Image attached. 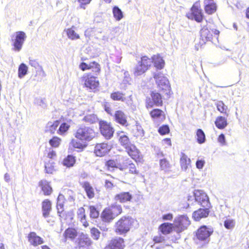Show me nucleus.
<instances>
[{
  "instance_id": "f257e3e1",
  "label": "nucleus",
  "mask_w": 249,
  "mask_h": 249,
  "mask_svg": "<svg viewBox=\"0 0 249 249\" xmlns=\"http://www.w3.org/2000/svg\"><path fill=\"white\" fill-rule=\"evenodd\" d=\"M95 136V133L90 127L82 125L80 126L74 133L75 137L84 143L91 141Z\"/></svg>"
},
{
  "instance_id": "f03ea898",
  "label": "nucleus",
  "mask_w": 249,
  "mask_h": 249,
  "mask_svg": "<svg viewBox=\"0 0 249 249\" xmlns=\"http://www.w3.org/2000/svg\"><path fill=\"white\" fill-rule=\"evenodd\" d=\"M134 222V220L129 216L122 217L115 223V232L120 235L126 233L129 231Z\"/></svg>"
},
{
  "instance_id": "7ed1b4c3",
  "label": "nucleus",
  "mask_w": 249,
  "mask_h": 249,
  "mask_svg": "<svg viewBox=\"0 0 249 249\" xmlns=\"http://www.w3.org/2000/svg\"><path fill=\"white\" fill-rule=\"evenodd\" d=\"M202 27L200 30V36L203 41L204 42L211 41L213 37L216 39H217V36L219 34L218 30L209 29L207 21L202 23Z\"/></svg>"
},
{
  "instance_id": "20e7f679",
  "label": "nucleus",
  "mask_w": 249,
  "mask_h": 249,
  "mask_svg": "<svg viewBox=\"0 0 249 249\" xmlns=\"http://www.w3.org/2000/svg\"><path fill=\"white\" fill-rule=\"evenodd\" d=\"M26 37V34L23 31H18L15 33L12 36L13 50L15 52H19L22 48Z\"/></svg>"
},
{
  "instance_id": "39448f33",
  "label": "nucleus",
  "mask_w": 249,
  "mask_h": 249,
  "mask_svg": "<svg viewBox=\"0 0 249 249\" xmlns=\"http://www.w3.org/2000/svg\"><path fill=\"white\" fill-rule=\"evenodd\" d=\"M151 59L146 56L141 57V61L139 62L134 70L135 76H139L144 73L151 66Z\"/></svg>"
},
{
  "instance_id": "423d86ee",
  "label": "nucleus",
  "mask_w": 249,
  "mask_h": 249,
  "mask_svg": "<svg viewBox=\"0 0 249 249\" xmlns=\"http://www.w3.org/2000/svg\"><path fill=\"white\" fill-rule=\"evenodd\" d=\"M191 222L186 215H181L176 217L174 220V229L178 233H180L187 229Z\"/></svg>"
},
{
  "instance_id": "0eeeda50",
  "label": "nucleus",
  "mask_w": 249,
  "mask_h": 249,
  "mask_svg": "<svg viewBox=\"0 0 249 249\" xmlns=\"http://www.w3.org/2000/svg\"><path fill=\"white\" fill-rule=\"evenodd\" d=\"M213 232L212 229L208 228L206 226H201L197 231L196 238L199 241L204 242V244H207L210 241V236Z\"/></svg>"
},
{
  "instance_id": "6e6552de",
  "label": "nucleus",
  "mask_w": 249,
  "mask_h": 249,
  "mask_svg": "<svg viewBox=\"0 0 249 249\" xmlns=\"http://www.w3.org/2000/svg\"><path fill=\"white\" fill-rule=\"evenodd\" d=\"M154 78L159 88L161 90H164L167 93V91L170 90V87L166 77L162 73L158 72L154 74Z\"/></svg>"
},
{
  "instance_id": "1a4fd4ad",
  "label": "nucleus",
  "mask_w": 249,
  "mask_h": 249,
  "mask_svg": "<svg viewBox=\"0 0 249 249\" xmlns=\"http://www.w3.org/2000/svg\"><path fill=\"white\" fill-rule=\"evenodd\" d=\"M195 200L203 207H211V203L207 194L201 190H195L194 192Z\"/></svg>"
},
{
  "instance_id": "9d476101",
  "label": "nucleus",
  "mask_w": 249,
  "mask_h": 249,
  "mask_svg": "<svg viewBox=\"0 0 249 249\" xmlns=\"http://www.w3.org/2000/svg\"><path fill=\"white\" fill-rule=\"evenodd\" d=\"M82 81L85 87L91 90L95 89L99 86L97 77L90 74H84L82 77Z\"/></svg>"
},
{
  "instance_id": "9b49d317",
  "label": "nucleus",
  "mask_w": 249,
  "mask_h": 249,
  "mask_svg": "<svg viewBox=\"0 0 249 249\" xmlns=\"http://www.w3.org/2000/svg\"><path fill=\"white\" fill-rule=\"evenodd\" d=\"M100 129L101 134L107 139H111L114 132V130L111 125L105 121L100 122Z\"/></svg>"
},
{
  "instance_id": "f8f14e48",
  "label": "nucleus",
  "mask_w": 249,
  "mask_h": 249,
  "mask_svg": "<svg viewBox=\"0 0 249 249\" xmlns=\"http://www.w3.org/2000/svg\"><path fill=\"white\" fill-rule=\"evenodd\" d=\"M114 120L124 126H127L128 123L127 121L126 115L122 110L115 111L113 115Z\"/></svg>"
},
{
  "instance_id": "ddd939ff",
  "label": "nucleus",
  "mask_w": 249,
  "mask_h": 249,
  "mask_svg": "<svg viewBox=\"0 0 249 249\" xmlns=\"http://www.w3.org/2000/svg\"><path fill=\"white\" fill-rule=\"evenodd\" d=\"M110 149V146L106 143H98L95 146L94 153L97 156L102 157L106 154Z\"/></svg>"
},
{
  "instance_id": "4468645a",
  "label": "nucleus",
  "mask_w": 249,
  "mask_h": 249,
  "mask_svg": "<svg viewBox=\"0 0 249 249\" xmlns=\"http://www.w3.org/2000/svg\"><path fill=\"white\" fill-rule=\"evenodd\" d=\"M191 12L192 13L191 14L187 15V17L189 18L194 19L198 22L202 21V23H204L202 21V13L200 9H198L197 6L194 5L191 8Z\"/></svg>"
},
{
  "instance_id": "2eb2a0df",
  "label": "nucleus",
  "mask_w": 249,
  "mask_h": 249,
  "mask_svg": "<svg viewBox=\"0 0 249 249\" xmlns=\"http://www.w3.org/2000/svg\"><path fill=\"white\" fill-rule=\"evenodd\" d=\"M79 68L83 71L89 69L96 73H99L100 71V65L95 61L90 62L89 64L82 62L79 65Z\"/></svg>"
},
{
  "instance_id": "dca6fc26",
  "label": "nucleus",
  "mask_w": 249,
  "mask_h": 249,
  "mask_svg": "<svg viewBox=\"0 0 249 249\" xmlns=\"http://www.w3.org/2000/svg\"><path fill=\"white\" fill-rule=\"evenodd\" d=\"M211 207H204V209H199L193 213V217L195 221H199L201 218H205L209 214V209Z\"/></svg>"
},
{
  "instance_id": "f3484780",
  "label": "nucleus",
  "mask_w": 249,
  "mask_h": 249,
  "mask_svg": "<svg viewBox=\"0 0 249 249\" xmlns=\"http://www.w3.org/2000/svg\"><path fill=\"white\" fill-rule=\"evenodd\" d=\"M151 96L153 102L150 100V99L147 100L146 103L147 107H152L155 104L157 106H161L162 103V98L160 94L154 91L152 92Z\"/></svg>"
},
{
  "instance_id": "a211bd4d",
  "label": "nucleus",
  "mask_w": 249,
  "mask_h": 249,
  "mask_svg": "<svg viewBox=\"0 0 249 249\" xmlns=\"http://www.w3.org/2000/svg\"><path fill=\"white\" fill-rule=\"evenodd\" d=\"M124 247V239L118 237L112 240L105 249H123Z\"/></svg>"
},
{
  "instance_id": "6ab92c4d",
  "label": "nucleus",
  "mask_w": 249,
  "mask_h": 249,
  "mask_svg": "<svg viewBox=\"0 0 249 249\" xmlns=\"http://www.w3.org/2000/svg\"><path fill=\"white\" fill-rule=\"evenodd\" d=\"M28 239L30 244L34 247L44 243L43 239L37 235L35 232H31L28 235Z\"/></svg>"
},
{
  "instance_id": "aec40b11",
  "label": "nucleus",
  "mask_w": 249,
  "mask_h": 249,
  "mask_svg": "<svg viewBox=\"0 0 249 249\" xmlns=\"http://www.w3.org/2000/svg\"><path fill=\"white\" fill-rule=\"evenodd\" d=\"M92 241L87 234L81 233L78 239V245L79 248L87 247L90 246Z\"/></svg>"
},
{
  "instance_id": "412c9836",
  "label": "nucleus",
  "mask_w": 249,
  "mask_h": 249,
  "mask_svg": "<svg viewBox=\"0 0 249 249\" xmlns=\"http://www.w3.org/2000/svg\"><path fill=\"white\" fill-rule=\"evenodd\" d=\"M205 10L208 14H212L215 12L216 9V4L213 0H205Z\"/></svg>"
},
{
  "instance_id": "4be33fe9",
  "label": "nucleus",
  "mask_w": 249,
  "mask_h": 249,
  "mask_svg": "<svg viewBox=\"0 0 249 249\" xmlns=\"http://www.w3.org/2000/svg\"><path fill=\"white\" fill-rule=\"evenodd\" d=\"M52 210V204L48 199L44 200L42 203V210L43 216L46 218Z\"/></svg>"
},
{
  "instance_id": "5701e85b",
  "label": "nucleus",
  "mask_w": 249,
  "mask_h": 249,
  "mask_svg": "<svg viewBox=\"0 0 249 249\" xmlns=\"http://www.w3.org/2000/svg\"><path fill=\"white\" fill-rule=\"evenodd\" d=\"M101 217L102 220L106 222H110L115 216L109 208H106L102 213Z\"/></svg>"
},
{
  "instance_id": "b1692460",
  "label": "nucleus",
  "mask_w": 249,
  "mask_h": 249,
  "mask_svg": "<svg viewBox=\"0 0 249 249\" xmlns=\"http://www.w3.org/2000/svg\"><path fill=\"white\" fill-rule=\"evenodd\" d=\"M132 198V195L129 192H122L116 195L115 196V200L121 203L130 201Z\"/></svg>"
},
{
  "instance_id": "393cba45",
  "label": "nucleus",
  "mask_w": 249,
  "mask_h": 249,
  "mask_svg": "<svg viewBox=\"0 0 249 249\" xmlns=\"http://www.w3.org/2000/svg\"><path fill=\"white\" fill-rule=\"evenodd\" d=\"M128 154L133 159H136L139 157V151L136 146L131 143L125 147Z\"/></svg>"
},
{
  "instance_id": "a878e982",
  "label": "nucleus",
  "mask_w": 249,
  "mask_h": 249,
  "mask_svg": "<svg viewBox=\"0 0 249 249\" xmlns=\"http://www.w3.org/2000/svg\"><path fill=\"white\" fill-rule=\"evenodd\" d=\"M39 186L41 187L42 191L45 195H50L52 193V188L47 180H41L39 183Z\"/></svg>"
},
{
  "instance_id": "bb28decb",
  "label": "nucleus",
  "mask_w": 249,
  "mask_h": 249,
  "mask_svg": "<svg viewBox=\"0 0 249 249\" xmlns=\"http://www.w3.org/2000/svg\"><path fill=\"white\" fill-rule=\"evenodd\" d=\"M181 169L184 171H186L188 166L190 165L191 160L188 158L187 156L183 153H181V158L180 160Z\"/></svg>"
},
{
  "instance_id": "cd10ccee",
  "label": "nucleus",
  "mask_w": 249,
  "mask_h": 249,
  "mask_svg": "<svg viewBox=\"0 0 249 249\" xmlns=\"http://www.w3.org/2000/svg\"><path fill=\"white\" fill-rule=\"evenodd\" d=\"M82 187L86 192L89 198L91 199L94 196V192L93 187L88 182H84L83 183Z\"/></svg>"
},
{
  "instance_id": "c85d7f7f",
  "label": "nucleus",
  "mask_w": 249,
  "mask_h": 249,
  "mask_svg": "<svg viewBox=\"0 0 249 249\" xmlns=\"http://www.w3.org/2000/svg\"><path fill=\"white\" fill-rule=\"evenodd\" d=\"M152 62H153L154 66L158 69H161L164 65V62L162 58L160 55H155L152 57Z\"/></svg>"
},
{
  "instance_id": "c756f323",
  "label": "nucleus",
  "mask_w": 249,
  "mask_h": 249,
  "mask_svg": "<svg viewBox=\"0 0 249 249\" xmlns=\"http://www.w3.org/2000/svg\"><path fill=\"white\" fill-rule=\"evenodd\" d=\"M215 124L218 128L224 129L228 125L226 118L222 116L218 117L215 121Z\"/></svg>"
},
{
  "instance_id": "7c9ffc66",
  "label": "nucleus",
  "mask_w": 249,
  "mask_h": 249,
  "mask_svg": "<svg viewBox=\"0 0 249 249\" xmlns=\"http://www.w3.org/2000/svg\"><path fill=\"white\" fill-rule=\"evenodd\" d=\"M78 218L80 219V221L83 223V225L85 227L88 226L89 224L86 219V214L85 213V209L83 207H80L77 211Z\"/></svg>"
},
{
  "instance_id": "2f4dec72",
  "label": "nucleus",
  "mask_w": 249,
  "mask_h": 249,
  "mask_svg": "<svg viewBox=\"0 0 249 249\" xmlns=\"http://www.w3.org/2000/svg\"><path fill=\"white\" fill-rule=\"evenodd\" d=\"M118 134L119 137V142L124 148L131 144L128 137L124 135L123 132L118 133Z\"/></svg>"
},
{
  "instance_id": "473e14b6",
  "label": "nucleus",
  "mask_w": 249,
  "mask_h": 249,
  "mask_svg": "<svg viewBox=\"0 0 249 249\" xmlns=\"http://www.w3.org/2000/svg\"><path fill=\"white\" fill-rule=\"evenodd\" d=\"M151 116L156 119H164L165 118L164 112L160 109H154L150 112Z\"/></svg>"
},
{
  "instance_id": "72a5a7b5",
  "label": "nucleus",
  "mask_w": 249,
  "mask_h": 249,
  "mask_svg": "<svg viewBox=\"0 0 249 249\" xmlns=\"http://www.w3.org/2000/svg\"><path fill=\"white\" fill-rule=\"evenodd\" d=\"M64 203V196L60 194L57 199V212L59 213H61L63 211V206Z\"/></svg>"
},
{
  "instance_id": "f704fd0d",
  "label": "nucleus",
  "mask_w": 249,
  "mask_h": 249,
  "mask_svg": "<svg viewBox=\"0 0 249 249\" xmlns=\"http://www.w3.org/2000/svg\"><path fill=\"white\" fill-rule=\"evenodd\" d=\"M64 234L66 238L73 239L77 235V232L75 229L68 228L65 231Z\"/></svg>"
},
{
  "instance_id": "c9c22d12",
  "label": "nucleus",
  "mask_w": 249,
  "mask_h": 249,
  "mask_svg": "<svg viewBox=\"0 0 249 249\" xmlns=\"http://www.w3.org/2000/svg\"><path fill=\"white\" fill-rule=\"evenodd\" d=\"M174 228L173 224L168 223H165L160 226V229L161 232L164 234L169 233L172 228Z\"/></svg>"
},
{
  "instance_id": "e433bc0d",
  "label": "nucleus",
  "mask_w": 249,
  "mask_h": 249,
  "mask_svg": "<svg viewBox=\"0 0 249 249\" xmlns=\"http://www.w3.org/2000/svg\"><path fill=\"white\" fill-rule=\"evenodd\" d=\"M59 124V122L58 121L48 122L47 125V131L51 134H54Z\"/></svg>"
},
{
  "instance_id": "4c0bfd02",
  "label": "nucleus",
  "mask_w": 249,
  "mask_h": 249,
  "mask_svg": "<svg viewBox=\"0 0 249 249\" xmlns=\"http://www.w3.org/2000/svg\"><path fill=\"white\" fill-rule=\"evenodd\" d=\"M75 162L74 157L71 155H68L63 161L64 166L67 167H71L73 166Z\"/></svg>"
},
{
  "instance_id": "58836bf2",
  "label": "nucleus",
  "mask_w": 249,
  "mask_h": 249,
  "mask_svg": "<svg viewBox=\"0 0 249 249\" xmlns=\"http://www.w3.org/2000/svg\"><path fill=\"white\" fill-rule=\"evenodd\" d=\"M160 168L165 172L168 171L171 168V165L169 161L166 159H162L160 160Z\"/></svg>"
},
{
  "instance_id": "ea45409f",
  "label": "nucleus",
  "mask_w": 249,
  "mask_h": 249,
  "mask_svg": "<svg viewBox=\"0 0 249 249\" xmlns=\"http://www.w3.org/2000/svg\"><path fill=\"white\" fill-rule=\"evenodd\" d=\"M55 163L53 160H50L48 162L46 163L45 165V170L46 173L53 174L55 171Z\"/></svg>"
},
{
  "instance_id": "a19ab883",
  "label": "nucleus",
  "mask_w": 249,
  "mask_h": 249,
  "mask_svg": "<svg viewBox=\"0 0 249 249\" xmlns=\"http://www.w3.org/2000/svg\"><path fill=\"white\" fill-rule=\"evenodd\" d=\"M109 208L115 217L121 214L122 212L121 206L117 204L112 205Z\"/></svg>"
},
{
  "instance_id": "79ce46f5",
  "label": "nucleus",
  "mask_w": 249,
  "mask_h": 249,
  "mask_svg": "<svg viewBox=\"0 0 249 249\" xmlns=\"http://www.w3.org/2000/svg\"><path fill=\"white\" fill-rule=\"evenodd\" d=\"M112 12L114 18L118 21L120 20L123 18V14L122 10L117 6L113 8Z\"/></svg>"
},
{
  "instance_id": "37998d69",
  "label": "nucleus",
  "mask_w": 249,
  "mask_h": 249,
  "mask_svg": "<svg viewBox=\"0 0 249 249\" xmlns=\"http://www.w3.org/2000/svg\"><path fill=\"white\" fill-rule=\"evenodd\" d=\"M110 97L115 101H121L123 102L125 100L124 94L119 91L114 92L111 93Z\"/></svg>"
},
{
  "instance_id": "c03bdc74",
  "label": "nucleus",
  "mask_w": 249,
  "mask_h": 249,
  "mask_svg": "<svg viewBox=\"0 0 249 249\" xmlns=\"http://www.w3.org/2000/svg\"><path fill=\"white\" fill-rule=\"evenodd\" d=\"M67 35L68 38L74 40L80 38V36L77 34L72 28H69L67 30Z\"/></svg>"
},
{
  "instance_id": "a18cd8bd",
  "label": "nucleus",
  "mask_w": 249,
  "mask_h": 249,
  "mask_svg": "<svg viewBox=\"0 0 249 249\" xmlns=\"http://www.w3.org/2000/svg\"><path fill=\"white\" fill-rule=\"evenodd\" d=\"M71 144L74 148L80 149L81 150H83V149L86 148V147L87 145L86 143H84L82 142H80L78 141L77 140L75 139H72L71 142Z\"/></svg>"
},
{
  "instance_id": "49530a36",
  "label": "nucleus",
  "mask_w": 249,
  "mask_h": 249,
  "mask_svg": "<svg viewBox=\"0 0 249 249\" xmlns=\"http://www.w3.org/2000/svg\"><path fill=\"white\" fill-rule=\"evenodd\" d=\"M28 71V67L24 64L21 63L18 68V75L20 78H23L26 74Z\"/></svg>"
},
{
  "instance_id": "de8ad7c7",
  "label": "nucleus",
  "mask_w": 249,
  "mask_h": 249,
  "mask_svg": "<svg viewBox=\"0 0 249 249\" xmlns=\"http://www.w3.org/2000/svg\"><path fill=\"white\" fill-rule=\"evenodd\" d=\"M129 167V171L131 173L138 174V172L136 170V167L134 164L131 162V160H126L125 162L124 163V165H123V168L124 169Z\"/></svg>"
},
{
  "instance_id": "09e8293b",
  "label": "nucleus",
  "mask_w": 249,
  "mask_h": 249,
  "mask_svg": "<svg viewBox=\"0 0 249 249\" xmlns=\"http://www.w3.org/2000/svg\"><path fill=\"white\" fill-rule=\"evenodd\" d=\"M107 165L109 170H113L114 168H119L121 170H124L123 165H121L120 164H117L114 160H109L107 162Z\"/></svg>"
},
{
  "instance_id": "8fccbe9b",
  "label": "nucleus",
  "mask_w": 249,
  "mask_h": 249,
  "mask_svg": "<svg viewBox=\"0 0 249 249\" xmlns=\"http://www.w3.org/2000/svg\"><path fill=\"white\" fill-rule=\"evenodd\" d=\"M196 136L197 141L199 143L202 144L205 142L206 140L205 135L202 129H198L197 130Z\"/></svg>"
},
{
  "instance_id": "3c124183",
  "label": "nucleus",
  "mask_w": 249,
  "mask_h": 249,
  "mask_svg": "<svg viewBox=\"0 0 249 249\" xmlns=\"http://www.w3.org/2000/svg\"><path fill=\"white\" fill-rule=\"evenodd\" d=\"M83 120L87 123L93 124L98 121V118L95 115L92 114L85 116Z\"/></svg>"
},
{
  "instance_id": "603ef678",
  "label": "nucleus",
  "mask_w": 249,
  "mask_h": 249,
  "mask_svg": "<svg viewBox=\"0 0 249 249\" xmlns=\"http://www.w3.org/2000/svg\"><path fill=\"white\" fill-rule=\"evenodd\" d=\"M217 110L221 113H225L228 108L225 105L223 101H219L215 103Z\"/></svg>"
},
{
  "instance_id": "864d4df0",
  "label": "nucleus",
  "mask_w": 249,
  "mask_h": 249,
  "mask_svg": "<svg viewBox=\"0 0 249 249\" xmlns=\"http://www.w3.org/2000/svg\"><path fill=\"white\" fill-rule=\"evenodd\" d=\"M70 126L66 123H62L57 130V133L61 135L65 133L68 130Z\"/></svg>"
},
{
  "instance_id": "5fc2aeb1",
  "label": "nucleus",
  "mask_w": 249,
  "mask_h": 249,
  "mask_svg": "<svg viewBox=\"0 0 249 249\" xmlns=\"http://www.w3.org/2000/svg\"><path fill=\"white\" fill-rule=\"evenodd\" d=\"M90 233L92 238L95 240H97L99 239L100 236V231L95 228H92L90 230Z\"/></svg>"
},
{
  "instance_id": "6e6d98bb",
  "label": "nucleus",
  "mask_w": 249,
  "mask_h": 249,
  "mask_svg": "<svg viewBox=\"0 0 249 249\" xmlns=\"http://www.w3.org/2000/svg\"><path fill=\"white\" fill-rule=\"evenodd\" d=\"M90 211V217L92 218H96L99 216V213L96 208L93 206H90L89 207Z\"/></svg>"
},
{
  "instance_id": "4d7b16f0",
  "label": "nucleus",
  "mask_w": 249,
  "mask_h": 249,
  "mask_svg": "<svg viewBox=\"0 0 249 249\" xmlns=\"http://www.w3.org/2000/svg\"><path fill=\"white\" fill-rule=\"evenodd\" d=\"M60 142V139L57 137H54L50 140L49 143L51 146L54 147H57L59 145Z\"/></svg>"
},
{
  "instance_id": "13d9d810",
  "label": "nucleus",
  "mask_w": 249,
  "mask_h": 249,
  "mask_svg": "<svg viewBox=\"0 0 249 249\" xmlns=\"http://www.w3.org/2000/svg\"><path fill=\"white\" fill-rule=\"evenodd\" d=\"M169 128L167 125H163L160 126L158 130L159 132L161 135H165L169 132Z\"/></svg>"
},
{
  "instance_id": "bf43d9fd",
  "label": "nucleus",
  "mask_w": 249,
  "mask_h": 249,
  "mask_svg": "<svg viewBox=\"0 0 249 249\" xmlns=\"http://www.w3.org/2000/svg\"><path fill=\"white\" fill-rule=\"evenodd\" d=\"M234 226V221L232 220L228 219L224 222V226L227 229H231Z\"/></svg>"
},
{
  "instance_id": "052dcab7",
  "label": "nucleus",
  "mask_w": 249,
  "mask_h": 249,
  "mask_svg": "<svg viewBox=\"0 0 249 249\" xmlns=\"http://www.w3.org/2000/svg\"><path fill=\"white\" fill-rule=\"evenodd\" d=\"M29 64L35 69H38L39 67V64L38 62L34 59H29Z\"/></svg>"
},
{
  "instance_id": "680f3d73",
  "label": "nucleus",
  "mask_w": 249,
  "mask_h": 249,
  "mask_svg": "<svg viewBox=\"0 0 249 249\" xmlns=\"http://www.w3.org/2000/svg\"><path fill=\"white\" fill-rule=\"evenodd\" d=\"M35 103L42 107H45L46 106L44 100L41 98L36 99L35 101Z\"/></svg>"
},
{
  "instance_id": "e2e57ef3",
  "label": "nucleus",
  "mask_w": 249,
  "mask_h": 249,
  "mask_svg": "<svg viewBox=\"0 0 249 249\" xmlns=\"http://www.w3.org/2000/svg\"><path fill=\"white\" fill-rule=\"evenodd\" d=\"M205 164V161L204 160H197L196 162V167L198 169H201L203 168Z\"/></svg>"
},
{
  "instance_id": "0e129e2a",
  "label": "nucleus",
  "mask_w": 249,
  "mask_h": 249,
  "mask_svg": "<svg viewBox=\"0 0 249 249\" xmlns=\"http://www.w3.org/2000/svg\"><path fill=\"white\" fill-rule=\"evenodd\" d=\"M218 141L223 145L226 144L225 137L223 134H221L219 136L218 138Z\"/></svg>"
},
{
  "instance_id": "69168bd1",
  "label": "nucleus",
  "mask_w": 249,
  "mask_h": 249,
  "mask_svg": "<svg viewBox=\"0 0 249 249\" xmlns=\"http://www.w3.org/2000/svg\"><path fill=\"white\" fill-rule=\"evenodd\" d=\"M93 29L92 28H88L85 31V36L87 37H89L93 33Z\"/></svg>"
},
{
  "instance_id": "338daca9",
  "label": "nucleus",
  "mask_w": 249,
  "mask_h": 249,
  "mask_svg": "<svg viewBox=\"0 0 249 249\" xmlns=\"http://www.w3.org/2000/svg\"><path fill=\"white\" fill-rule=\"evenodd\" d=\"M105 186L106 188L108 189H111L113 187V183L109 180H106Z\"/></svg>"
},
{
  "instance_id": "774afa93",
  "label": "nucleus",
  "mask_w": 249,
  "mask_h": 249,
  "mask_svg": "<svg viewBox=\"0 0 249 249\" xmlns=\"http://www.w3.org/2000/svg\"><path fill=\"white\" fill-rule=\"evenodd\" d=\"M164 240V237L163 236H156L154 238V241L156 243L161 242Z\"/></svg>"
}]
</instances>
